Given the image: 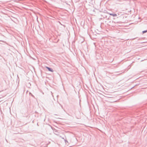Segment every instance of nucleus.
Listing matches in <instances>:
<instances>
[{
	"mask_svg": "<svg viewBox=\"0 0 147 147\" xmlns=\"http://www.w3.org/2000/svg\"><path fill=\"white\" fill-rule=\"evenodd\" d=\"M69 112L71 113V114H74L75 113V109L74 107L73 109V110H69Z\"/></svg>",
	"mask_w": 147,
	"mask_h": 147,
	"instance_id": "obj_1",
	"label": "nucleus"
},
{
	"mask_svg": "<svg viewBox=\"0 0 147 147\" xmlns=\"http://www.w3.org/2000/svg\"><path fill=\"white\" fill-rule=\"evenodd\" d=\"M46 67L48 69L49 71H51V72H53V70L51 68L48 67Z\"/></svg>",
	"mask_w": 147,
	"mask_h": 147,
	"instance_id": "obj_2",
	"label": "nucleus"
},
{
	"mask_svg": "<svg viewBox=\"0 0 147 147\" xmlns=\"http://www.w3.org/2000/svg\"><path fill=\"white\" fill-rule=\"evenodd\" d=\"M110 15L113 16H117V15L115 13H110Z\"/></svg>",
	"mask_w": 147,
	"mask_h": 147,
	"instance_id": "obj_3",
	"label": "nucleus"
},
{
	"mask_svg": "<svg viewBox=\"0 0 147 147\" xmlns=\"http://www.w3.org/2000/svg\"><path fill=\"white\" fill-rule=\"evenodd\" d=\"M146 32H147V30H144V31H142V33L143 34L145 33H146Z\"/></svg>",
	"mask_w": 147,
	"mask_h": 147,
	"instance_id": "obj_4",
	"label": "nucleus"
},
{
	"mask_svg": "<svg viewBox=\"0 0 147 147\" xmlns=\"http://www.w3.org/2000/svg\"><path fill=\"white\" fill-rule=\"evenodd\" d=\"M64 140L66 143V142H68V141L66 139H64Z\"/></svg>",
	"mask_w": 147,
	"mask_h": 147,
	"instance_id": "obj_5",
	"label": "nucleus"
},
{
	"mask_svg": "<svg viewBox=\"0 0 147 147\" xmlns=\"http://www.w3.org/2000/svg\"><path fill=\"white\" fill-rule=\"evenodd\" d=\"M29 93H30V94H31V96H32L34 97V96L30 92Z\"/></svg>",
	"mask_w": 147,
	"mask_h": 147,
	"instance_id": "obj_6",
	"label": "nucleus"
},
{
	"mask_svg": "<svg viewBox=\"0 0 147 147\" xmlns=\"http://www.w3.org/2000/svg\"><path fill=\"white\" fill-rule=\"evenodd\" d=\"M61 138H62V139H64V138H63V137H61Z\"/></svg>",
	"mask_w": 147,
	"mask_h": 147,
	"instance_id": "obj_7",
	"label": "nucleus"
}]
</instances>
